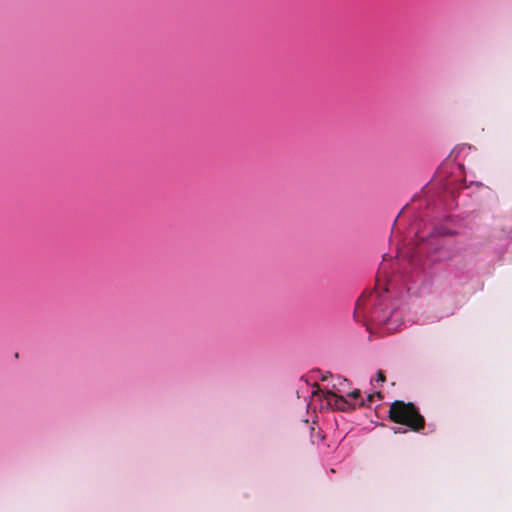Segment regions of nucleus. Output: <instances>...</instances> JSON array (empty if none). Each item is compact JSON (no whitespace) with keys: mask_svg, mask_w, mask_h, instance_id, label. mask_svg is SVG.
I'll return each mask as SVG.
<instances>
[{"mask_svg":"<svg viewBox=\"0 0 512 512\" xmlns=\"http://www.w3.org/2000/svg\"><path fill=\"white\" fill-rule=\"evenodd\" d=\"M387 288L381 284L380 275L377 278L376 288L364 292L356 303L355 316H362L375 324H386L391 320L394 311L390 309L386 295Z\"/></svg>","mask_w":512,"mask_h":512,"instance_id":"f257e3e1","label":"nucleus"},{"mask_svg":"<svg viewBox=\"0 0 512 512\" xmlns=\"http://www.w3.org/2000/svg\"><path fill=\"white\" fill-rule=\"evenodd\" d=\"M388 416L392 422L407 426L414 432H420L425 428V418L412 402L395 400L390 405Z\"/></svg>","mask_w":512,"mask_h":512,"instance_id":"f03ea898","label":"nucleus"},{"mask_svg":"<svg viewBox=\"0 0 512 512\" xmlns=\"http://www.w3.org/2000/svg\"><path fill=\"white\" fill-rule=\"evenodd\" d=\"M324 398L331 403L332 399H334L335 404L341 410H346L349 403L343 396H338L334 392L327 391Z\"/></svg>","mask_w":512,"mask_h":512,"instance_id":"7ed1b4c3","label":"nucleus"},{"mask_svg":"<svg viewBox=\"0 0 512 512\" xmlns=\"http://www.w3.org/2000/svg\"><path fill=\"white\" fill-rule=\"evenodd\" d=\"M375 397L381 399L382 398L381 392H376V393H373V394H369L367 396L366 400L361 399V401H359L357 403L358 407H368V406H370V404L373 402Z\"/></svg>","mask_w":512,"mask_h":512,"instance_id":"20e7f679","label":"nucleus"},{"mask_svg":"<svg viewBox=\"0 0 512 512\" xmlns=\"http://www.w3.org/2000/svg\"><path fill=\"white\" fill-rule=\"evenodd\" d=\"M350 399H352L353 401H355V403L353 404V407L355 406H358L357 403L359 401H361V392L359 389H355L354 391H352L351 393H349L347 395Z\"/></svg>","mask_w":512,"mask_h":512,"instance_id":"39448f33","label":"nucleus"},{"mask_svg":"<svg viewBox=\"0 0 512 512\" xmlns=\"http://www.w3.org/2000/svg\"><path fill=\"white\" fill-rule=\"evenodd\" d=\"M375 381L381 382V383H383L385 381V375H384L383 371L380 370L377 372V377H376Z\"/></svg>","mask_w":512,"mask_h":512,"instance_id":"423d86ee","label":"nucleus"},{"mask_svg":"<svg viewBox=\"0 0 512 512\" xmlns=\"http://www.w3.org/2000/svg\"><path fill=\"white\" fill-rule=\"evenodd\" d=\"M399 216L400 214H398L397 217L394 219V224H396V222L398 221Z\"/></svg>","mask_w":512,"mask_h":512,"instance_id":"0eeeda50","label":"nucleus"}]
</instances>
